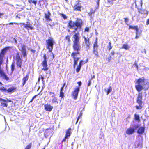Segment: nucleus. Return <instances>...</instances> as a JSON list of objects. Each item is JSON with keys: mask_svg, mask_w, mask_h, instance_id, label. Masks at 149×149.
<instances>
[{"mask_svg": "<svg viewBox=\"0 0 149 149\" xmlns=\"http://www.w3.org/2000/svg\"><path fill=\"white\" fill-rule=\"evenodd\" d=\"M0 101L6 102V100L4 99L0 98Z\"/></svg>", "mask_w": 149, "mask_h": 149, "instance_id": "obj_51", "label": "nucleus"}, {"mask_svg": "<svg viewBox=\"0 0 149 149\" xmlns=\"http://www.w3.org/2000/svg\"><path fill=\"white\" fill-rule=\"evenodd\" d=\"M80 88V87L79 86L76 87L74 91L72 92V96L74 100L77 99V98Z\"/></svg>", "mask_w": 149, "mask_h": 149, "instance_id": "obj_13", "label": "nucleus"}, {"mask_svg": "<svg viewBox=\"0 0 149 149\" xmlns=\"http://www.w3.org/2000/svg\"><path fill=\"white\" fill-rule=\"evenodd\" d=\"M46 48L49 50V52H51L53 49V45L55 43L52 37H50L46 40Z\"/></svg>", "mask_w": 149, "mask_h": 149, "instance_id": "obj_5", "label": "nucleus"}, {"mask_svg": "<svg viewBox=\"0 0 149 149\" xmlns=\"http://www.w3.org/2000/svg\"><path fill=\"white\" fill-rule=\"evenodd\" d=\"M84 41V48L86 51L89 49L90 46V38H87L85 36L83 37Z\"/></svg>", "mask_w": 149, "mask_h": 149, "instance_id": "obj_15", "label": "nucleus"}, {"mask_svg": "<svg viewBox=\"0 0 149 149\" xmlns=\"http://www.w3.org/2000/svg\"><path fill=\"white\" fill-rule=\"evenodd\" d=\"M143 93L142 92L139 93L137 98L136 102L139 104V106L136 105L135 106L137 109H141L143 107Z\"/></svg>", "mask_w": 149, "mask_h": 149, "instance_id": "obj_8", "label": "nucleus"}, {"mask_svg": "<svg viewBox=\"0 0 149 149\" xmlns=\"http://www.w3.org/2000/svg\"><path fill=\"white\" fill-rule=\"evenodd\" d=\"M43 57L44 60L41 63V64L43 68L42 69V70L45 71L48 69L47 65V59L46 54H44Z\"/></svg>", "mask_w": 149, "mask_h": 149, "instance_id": "obj_12", "label": "nucleus"}, {"mask_svg": "<svg viewBox=\"0 0 149 149\" xmlns=\"http://www.w3.org/2000/svg\"><path fill=\"white\" fill-rule=\"evenodd\" d=\"M19 50L21 51L22 56L24 58L26 57L27 53L26 50L25 45H22L21 47V49H19Z\"/></svg>", "mask_w": 149, "mask_h": 149, "instance_id": "obj_16", "label": "nucleus"}, {"mask_svg": "<svg viewBox=\"0 0 149 149\" xmlns=\"http://www.w3.org/2000/svg\"><path fill=\"white\" fill-rule=\"evenodd\" d=\"M40 78V79H41L42 81H43V82L44 81V77L42 76V75H40V76L39 77Z\"/></svg>", "mask_w": 149, "mask_h": 149, "instance_id": "obj_49", "label": "nucleus"}, {"mask_svg": "<svg viewBox=\"0 0 149 149\" xmlns=\"http://www.w3.org/2000/svg\"><path fill=\"white\" fill-rule=\"evenodd\" d=\"M113 57H111V56H110L107 59V60L108 63H109Z\"/></svg>", "mask_w": 149, "mask_h": 149, "instance_id": "obj_40", "label": "nucleus"}, {"mask_svg": "<svg viewBox=\"0 0 149 149\" xmlns=\"http://www.w3.org/2000/svg\"><path fill=\"white\" fill-rule=\"evenodd\" d=\"M40 77H38V82H40Z\"/></svg>", "mask_w": 149, "mask_h": 149, "instance_id": "obj_59", "label": "nucleus"}, {"mask_svg": "<svg viewBox=\"0 0 149 149\" xmlns=\"http://www.w3.org/2000/svg\"><path fill=\"white\" fill-rule=\"evenodd\" d=\"M107 2L110 5H112L113 3V2L111 0H107Z\"/></svg>", "mask_w": 149, "mask_h": 149, "instance_id": "obj_45", "label": "nucleus"}, {"mask_svg": "<svg viewBox=\"0 0 149 149\" xmlns=\"http://www.w3.org/2000/svg\"><path fill=\"white\" fill-rule=\"evenodd\" d=\"M49 93L50 95H52L51 97H54L55 96V95L54 93L53 92H49Z\"/></svg>", "mask_w": 149, "mask_h": 149, "instance_id": "obj_42", "label": "nucleus"}, {"mask_svg": "<svg viewBox=\"0 0 149 149\" xmlns=\"http://www.w3.org/2000/svg\"><path fill=\"white\" fill-rule=\"evenodd\" d=\"M77 84L78 85V86L80 87V86H81L82 84V83L81 81H78L77 82Z\"/></svg>", "mask_w": 149, "mask_h": 149, "instance_id": "obj_48", "label": "nucleus"}, {"mask_svg": "<svg viewBox=\"0 0 149 149\" xmlns=\"http://www.w3.org/2000/svg\"><path fill=\"white\" fill-rule=\"evenodd\" d=\"M11 71L13 72L15 70V62H13L11 64L10 66Z\"/></svg>", "mask_w": 149, "mask_h": 149, "instance_id": "obj_28", "label": "nucleus"}, {"mask_svg": "<svg viewBox=\"0 0 149 149\" xmlns=\"http://www.w3.org/2000/svg\"><path fill=\"white\" fill-rule=\"evenodd\" d=\"M95 12V10H94L92 8H91L90 11L88 13V15L89 16H91L92 15H94Z\"/></svg>", "mask_w": 149, "mask_h": 149, "instance_id": "obj_31", "label": "nucleus"}, {"mask_svg": "<svg viewBox=\"0 0 149 149\" xmlns=\"http://www.w3.org/2000/svg\"><path fill=\"white\" fill-rule=\"evenodd\" d=\"M71 130L72 129L70 128H69L66 130L65 135L61 141V143H63L64 142L68 141L69 138L71 135L72 133Z\"/></svg>", "mask_w": 149, "mask_h": 149, "instance_id": "obj_10", "label": "nucleus"}, {"mask_svg": "<svg viewBox=\"0 0 149 149\" xmlns=\"http://www.w3.org/2000/svg\"><path fill=\"white\" fill-rule=\"evenodd\" d=\"M26 23L27 24H25V23H20L19 24H22L23 25H24V27L26 28L27 30H29V29L31 30L33 29H34V27L32 26L31 24H28V23H30L29 22H27Z\"/></svg>", "mask_w": 149, "mask_h": 149, "instance_id": "obj_18", "label": "nucleus"}, {"mask_svg": "<svg viewBox=\"0 0 149 149\" xmlns=\"http://www.w3.org/2000/svg\"><path fill=\"white\" fill-rule=\"evenodd\" d=\"M112 88L111 86H109L107 90V91L106 89H105V92L106 93L107 95H108L110 93V92L112 91Z\"/></svg>", "mask_w": 149, "mask_h": 149, "instance_id": "obj_29", "label": "nucleus"}, {"mask_svg": "<svg viewBox=\"0 0 149 149\" xmlns=\"http://www.w3.org/2000/svg\"><path fill=\"white\" fill-rule=\"evenodd\" d=\"M79 33H74L73 36L72 48L73 51L71 54V56L73 60V66L74 68L77 64L78 61L80 59L79 56L80 55V51L81 47L80 43V37Z\"/></svg>", "mask_w": 149, "mask_h": 149, "instance_id": "obj_1", "label": "nucleus"}, {"mask_svg": "<svg viewBox=\"0 0 149 149\" xmlns=\"http://www.w3.org/2000/svg\"><path fill=\"white\" fill-rule=\"evenodd\" d=\"M138 127V125L135 126L134 128L130 127L127 130L126 132V133L129 135L132 134L135 132V130Z\"/></svg>", "mask_w": 149, "mask_h": 149, "instance_id": "obj_17", "label": "nucleus"}, {"mask_svg": "<svg viewBox=\"0 0 149 149\" xmlns=\"http://www.w3.org/2000/svg\"><path fill=\"white\" fill-rule=\"evenodd\" d=\"M124 19L125 22L128 25V24H127V23L129 21V19L127 17L124 18Z\"/></svg>", "mask_w": 149, "mask_h": 149, "instance_id": "obj_44", "label": "nucleus"}, {"mask_svg": "<svg viewBox=\"0 0 149 149\" xmlns=\"http://www.w3.org/2000/svg\"><path fill=\"white\" fill-rule=\"evenodd\" d=\"M128 29H133L136 31V36L135 38L136 39H138L141 35L142 31L141 30H139L137 25L132 26L131 25H129Z\"/></svg>", "mask_w": 149, "mask_h": 149, "instance_id": "obj_6", "label": "nucleus"}, {"mask_svg": "<svg viewBox=\"0 0 149 149\" xmlns=\"http://www.w3.org/2000/svg\"><path fill=\"white\" fill-rule=\"evenodd\" d=\"M46 20L47 21H52V20L50 18V17L51 15L50 13L48 11L47 13H45L44 14Z\"/></svg>", "mask_w": 149, "mask_h": 149, "instance_id": "obj_22", "label": "nucleus"}, {"mask_svg": "<svg viewBox=\"0 0 149 149\" xmlns=\"http://www.w3.org/2000/svg\"><path fill=\"white\" fill-rule=\"evenodd\" d=\"M95 78V76H94V75H93V77H91V79H93V78Z\"/></svg>", "mask_w": 149, "mask_h": 149, "instance_id": "obj_62", "label": "nucleus"}, {"mask_svg": "<svg viewBox=\"0 0 149 149\" xmlns=\"http://www.w3.org/2000/svg\"><path fill=\"white\" fill-rule=\"evenodd\" d=\"M31 143H30L26 146L24 149H31Z\"/></svg>", "mask_w": 149, "mask_h": 149, "instance_id": "obj_36", "label": "nucleus"}, {"mask_svg": "<svg viewBox=\"0 0 149 149\" xmlns=\"http://www.w3.org/2000/svg\"><path fill=\"white\" fill-rule=\"evenodd\" d=\"M83 24L82 20L81 19L77 18L74 22L72 20L68 21L67 26L70 29H74L72 32L75 33L78 30L80 31L81 30Z\"/></svg>", "mask_w": 149, "mask_h": 149, "instance_id": "obj_3", "label": "nucleus"}, {"mask_svg": "<svg viewBox=\"0 0 149 149\" xmlns=\"http://www.w3.org/2000/svg\"><path fill=\"white\" fill-rule=\"evenodd\" d=\"M91 82V80H89V81H88V86H90Z\"/></svg>", "mask_w": 149, "mask_h": 149, "instance_id": "obj_52", "label": "nucleus"}, {"mask_svg": "<svg viewBox=\"0 0 149 149\" xmlns=\"http://www.w3.org/2000/svg\"><path fill=\"white\" fill-rule=\"evenodd\" d=\"M44 107V109L46 111L50 112L53 109V106L48 104H45Z\"/></svg>", "mask_w": 149, "mask_h": 149, "instance_id": "obj_21", "label": "nucleus"}, {"mask_svg": "<svg viewBox=\"0 0 149 149\" xmlns=\"http://www.w3.org/2000/svg\"><path fill=\"white\" fill-rule=\"evenodd\" d=\"M28 50H29L32 52V53H33V54H34L36 52V51L35 50L31 48H29Z\"/></svg>", "mask_w": 149, "mask_h": 149, "instance_id": "obj_46", "label": "nucleus"}, {"mask_svg": "<svg viewBox=\"0 0 149 149\" xmlns=\"http://www.w3.org/2000/svg\"><path fill=\"white\" fill-rule=\"evenodd\" d=\"M135 3L136 7L137 8L142 6L143 3L142 0H135Z\"/></svg>", "mask_w": 149, "mask_h": 149, "instance_id": "obj_20", "label": "nucleus"}, {"mask_svg": "<svg viewBox=\"0 0 149 149\" xmlns=\"http://www.w3.org/2000/svg\"><path fill=\"white\" fill-rule=\"evenodd\" d=\"M33 100H34V99L33 98H32L31 100L29 102H31L33 101Z\"/></svg>", "mask_w": 149, "mask_h": 149, "instance_id": "obj_57", "label": "nucleus"}, {"mask_svg": "<svg viewBox=\"0 0 149 149\" xmlns=\"http://www.w3.org/2000/svg\"><path fill=\"white\" fill-rule=\"evenodd\" d=\"M82 112L81 111V112H80V113L79 115V116H78V118H77V120L76 124H77V123L78 122V121L79 119L82 116Z\"/></svg>", "mask_w": 149, "mask_h": 149, "instance_id": "obj_39", "label": "nucleus"}, {"mask_svg": "<svg viewBox=\"0 0 149 149\" xmlns=\"http://www.w3.org/2000/svg\"><path fill=\"white\" fill-rule=\"evenodd\" d=\"M107 48L108 49L109 51H110L112 48L111 44L110 42H109L108 45L107 46Z\"/></svg>", "mask_w": 149, "mask_h": 149, "instance_id": "obj_35", "label": "nucleus"}, {"mask_svg": "<svg viewBox=\"0 0 149 149\" xmlns=\"http://www.w3.org/2000/svg\"><path fill=\"white\" fill-rule=\"evenodd\" d=\"M134 119L137 120L138 122H139L140 121V120L139 118V115L135 114L134 115Z\"/></svg>", "mask_w": 149, "mask_h": 149, "instance_id": "obj_33", "label": "nucleus"}, {"mask_svg": "<svg viewBox=\"0 0 149 149\" xmlns=\"http://www.w3.org/2000/svg\"><path fill=\"white\" fill-rule=\"evenodd\" d=\"M115 54V52L114 51L112 50L110 52V56H111V57L113 58L114 57V55Z\"/></svg>", "mask_w": 149, "mask_h": 149, "instance_id": "obj_41", "label": "nucleus"}, {"mask_svg": "<svg viewBox=\"0 0 149 149\" xmlns=\"http://www.w3.org/2000/svg\"><path fill=\"white\" fill-rule=\"evenodd\" d=\"M17 90V88L15 87H10L7 89L5 87L2 86L0 87V91L2 92H7L8 93H13Z\"/></svg>", "mask_w": 149, "mask_h": 149, "instance_id": "obj_9", "label": "nucleus"}, {"mask_svg": "<svg viewBox=\"0 0 149 149\" xmlns=\"http://www.w3.org/2000/svg\"><path fill=\"white\" fill-rule=\"evenodd\" d=\"M65 84H66V83H64L63 84V86H63V87H64L65 86Z\"/></svg>", "mask_w": 149, "mask_h": 149, "instance_id": "obj_58", "label": "nucleus"}, {"mask_svg": "<svg viewBox=\"0 0 149 149\" xmlns=\"http://www.w3.org/2000/svg\"><path fill=\"white\" fill-rule=\"evenodd\" d=\"M135 84V88L138 92H140L142 90L146 91L149 88V82H146L144 77L139 78L136 80Z\"/></svg>", "mask_w": 149, "mask_h": 149, "instance_id": "obj_4", "label": "nucleus"}, {"mask_svg": "<svg viewBox=\"0 0 149 149\" xmlns=\"http://www.w3.org/2000/svg\"><path fill=\"white\" fill-rule=\"evenodd\" d=\"M138 12L141 14H146L147 15L148 13V11L145 9L138 8H137Z\"/></svg>", "mask_w": 149, "mask_h": 149, "instance_id": "obj_24", "label": "nucleus"}, {"mask_svg": "<svg viewBox=\"0 0 149 149\" xmlns=\"http://www.w3.org/2000/svg\"><path fill=\"white\" fill-rule=\"evenodd\" d=\"M39 94H39H38L36 95H34V96H33L32 98H33V99H34V98H35L36 97L37 95H38Z\"/></svg>", "mask_w": 149, "mask_h": 149, "instance_id": "obj_54", "label": "nucleus"}, {"mask_svg": "<svg viewBox=\"0 0 149 149\" xmlns=\"http://www.w3.org/2000/svg\"><path fill=\"white\" fill-rule=\"evenodd\" d=\"M144 127H141L138 129L137 131V133L140 134H142L144 132Z\"/></svg>", "mask_w": 149, "mask_h": 149, "instance_id": "obj_25", "label": "nucleus"}, {"mask_svg": "<svg viewBox=\"0 0 149 149\" xmlns=\"http://www.w3.org/2000/svg\"><path fill=\"white\" fill-rule=\"evenodd\" d=\"M16 64L17 68H22V60L20 57L19 53L17 52L16 54Z\"/></svg>", "mask_w": 149, "mask_h": 149, "instance_id": "obj_11", "label": "nucleus"}, {"mask_svg": "<svg viewBox=\"0 0 149 149\" xmlns=\"http://www.w3.org/2000/svg\"><path fill=\"white\" fill-rule=\"evenodd\" d=\"M29 78V75L28 74L26 75L25 76L23 77L22 79V86L23 87L25 84L26 81H28Z\"/></svg>", "mask_w": 149, "mask_h": 149, "instance_id": "obj_23", "label": "nucleus"}, {"mask_svg": "<svg viewBox=\"0 0 149 149\" xmlns=\"http://www.w3.org/2000/svg\"><path fill=\"white\" fill-rule=\"evenodd\" d=\"M54 98L52 99V101L51 102V103L52 104H54V103H57L58 104V102L57 101V98L54 97H53Z\"/></svg>", "mask_w": 149, "mask_h": 149, "instance_id": "obj_30", "label": "nucleus"}, {"mask_svg": "<svg viewBox=\"0 0 149 149\" xmlns=\"http://www.w3.org/2000/svg\"><path fill=\"white\" fill-rule=\"evenodd\" d=\"M64 97V93L63 92H60L59 97L61 98H63Z\"/></svg>", "mask_w": 149, "mask_h": 149, "instance_id": "obj_37", "label": "nucleus"}, {"mask_svg": "<svg viewBox=\"0 0 149 149\" xmlns=\"http://www.w3.org/2000/svg\"><path fill=\"white\" fill-rule=\"evenodd\" d=\"M28 2L30 4H31L32 3H33L35 6H36L37 1H36L35 0H28Z\"/></svg>", "mask_w": 149, "mask_h": 149, "instance_id": "obj_34", "label": "nucleus"}, {"mask_svg": "<svg viewBox=\"0 0 149 149\" xmlns=\"http://www.w3.org/2000/svg\"><path fill=\"white\" fill-rule=\"evenodd\" d=\"M64 87L63 86H62L61 87L60 89V92H63V89Z\"/></svg>", "mask_w": 149, "mask_h": 149, "instance_id": "obj_53", "label": "nucleus"}, {"mask_svg": "<svg viewBox=\"0 0 149 149\" xmlns=\"http://www.w3.org/2000/svg\"><path fill=\"white\" fill-rule=\"evenodd\" d=\"M98 47L97 38V37H96L95 41L93 44L92 52L96 58H98L100 57L99 52L98 49Z\"/></svg>", "mask_w": 149, "mask_h": 149, "instance_id": "obj_7", "label": "nucleus"}, {"mask_svg": "<svg viewBox=\"0 0 149 149\" xmlns=\"http://www.w3.org/2000/svg\"><path fill=\"white\" fill-rule=\"evenodd\" d=\"M0 84H2L1 82L0 81Z\"/></svg>", "mask_w": 149, "mask_h": 149, "instance_id": "obj_64", "label": "nucleus"}, {"mask_svg": "<svg viewBox=\"0 0 149 149\" xmlns=\"http://www.w3.org/2000/svg\"><path fill=\"white\" fill-rule=\"evenodd\" d=\"M67 31L68 32H70V30L69 29H68Z\"/></svg>", "mask_w": 149, "mask_h": 149, "instance_id": "obj_61", "label": "nucleus"}, {"mask_svg": "<svg viewBox=\"0 0 149 149\" xmlns=\"http://www.w3.org/2000/svg\"><path fill=\"white\" fill-rule=\"evenodd\" d=\"M89 31V28L88 27H86L85 28L84 30V32H88Z\"/></svg>", "mask_w": 149, "mask_h": 149, "instance_id": "obj_47", "label": "nucleus"}, {"mask_svg": "<svg viewBox=\"0 0 149 149\" xmlns=\"http://www.w3.org/2000/svg\"><path fill=\"white\" fill-rule=\"evenodd\" d=\"M70 37V36L69 35H67L65 37V40L67 41L69 44H70L71 42Z\"/></svg>", "mask_w": 149, "mask_h": 149, "instance_id": "obj_26", "label": "nucleus"}, {"mask_svg": "<svg viewBox=\"0 0 149 149\" xmlns=\"http://www.w3.org/2000/svg\"><path fill=\"white\" fill-rule=\"evenodd\" d=\"M51 133L50 130L47 129L45 130V135L47 136H48L51 134Z\"/></svg>", "mask_w": 149, "mask_h": 149, "instance_id": "obj_32", "label": "nucleus"}, {"mask_svg": "<svg viewBox=\"0 0 149 149\" xmlns=\"http://www.w3.org/2000/svg\"><path fill=\"white\" fill-rule=\"evenodd\" d=\"M52 55H53V58H54V54H53V53H52Z\"/></svg>", "mask_w": 149, "mask_h": 149, "instance_id": "obj_60", "label": "nucleus"}, {"mask_svg": "<svg viewBox=\"0 0 149 149\" xmlns=\"http://www.w3.org/2000/svg\"><path fill=\"white\" fill-rule=\"evenodd\" d=\"M3 14L2 13H0V18H1V16L3 15Z\"/></svg>", "mask_w": 149, "mask_h": 149, "instance_id": "obj_55", "label": "nucleus"}, {"mask_svg": "<svg viewBox=\"0 0 149 149\" xmlns=\"http://www.w3.org/2000/svg\"><path fill=\"white\" fill-rule=\"evenodd\" d=\"M60 15L63 18V19L65 20L67 19V16L65 15V14H63V13H60Z\"/></svg>", "mask_w": 149, "mask_h": 149, "instance_id": "obj_38", "label": "nucleus"}, {"mask_svg": "<svg viewBox=\"0 0 149 149\" xmlns=\"http://www.w3.org/2000/svg\"><path fill=\"white\" fill-rule=\"evenodd\" d=\"M88 61V59L87 58L85 61L81 60L80 61L78 65L77 66L76 68V72L78 73L80 71L82 65L85 63H87Z\"/></svg>", "mask_w": 149, "mask_h": 149, "instance_id": "obj_14", "label": "nucleus"}, {"mask_svg": "<svg viewBox=\"0 0 149 149\" xmlns=\"http://www.w3.org/2000/svg\"><path fill=\"white\" fill-rule=\"evenodd\" d=\"M8 24H9V25H10V24H12V25H13V22H10L8 24H6V25H7Z\"/></svg>", "mask_w": 149, "mask_h": 149, "instance_id": "obj_56", "label": "nucleus"}, {"mask_svg": "<svg viewBox=\"0 0 149 149\" xmlns=\"http://www.w3.org/2000/svg\"><path fill=\"white\" fill-rule=\"evenodd\" d=\"M130 48V47L127 44H123L121 47V48L126 50Z\"/></svg>", "mask_w": 149, "mask_h": 149, "instance_id": "obj_27", "label": "nucleus"}, {"mask_svg": "<svg viewBox=\"0 0 149 149\" xmlns=\"http://www.w3.org/2000/svg\"><path fill=\"white\" fill-rule=\"evenodd\" d=\"M135 65L136 66L137 68H138V65H137V64H135Z\"/></svg>", "mask_w": 149, "mask_h": 149, "instance_id": "obj_63", "label": "nucleus"}, {"mask_svg": "<svg viewBox=\"0 0 149 149\" xmlns=\"http://www.w3.org/2000/svg\"><path fill=\"white\" fill-rule=\"evenodd\" d=\"M81 4L79 2L77 3L74 4L73 7V10L74 11H81Z\"/></svg>", "mask_w": 149, "mask_h": 149, "instance_id": "obj_19", "label": "nucleus"}, {"mask_svg": "<svg viewBox=\"0 0 149 149\" xmlns=\"http://www.w3.org/2000/svg\"><path fill=\"white\" fill-rule=\"evenodd\" d=\"M10 46H7L2 49L0 52V77L6 81L9 79L8 77L5 74L1 68V65L3 64L4 58L6 54L7 50L11 48Z\"/></svg>", "mask_w": 149, "mask_h": 149, "instance_id": "obj_2", "label": "nucleus"}, {"mask_svg": "<svg viewBox=\"0 0 149 149\" xmlns=\"http://www.w3.org/2000/svg\"><path fill=\"white\" fill-rule=\"evenodd\" d=\"M1 106L3 107H7L8 106V105L6 103L2 102L1 103Z\"/></svg>", "mask_w": 149, "mask_h": 149, "instance_id": "obj_43", "label": "nucleus"}, {"mask_svg": "<svg viewBox=\"0 0 149 149\" xmlns=\"http://www.w3.org/2000/svg\"><path fill=\"white\" fill-rule=\"evenodd\" d=\"M146 25H148L149 24V19H147L146 23Z\"/></svg>", "mask_w": 149, "mask_h": 149, "instance_id": "obj_50", "label": "nucleus"}]
</instances>
